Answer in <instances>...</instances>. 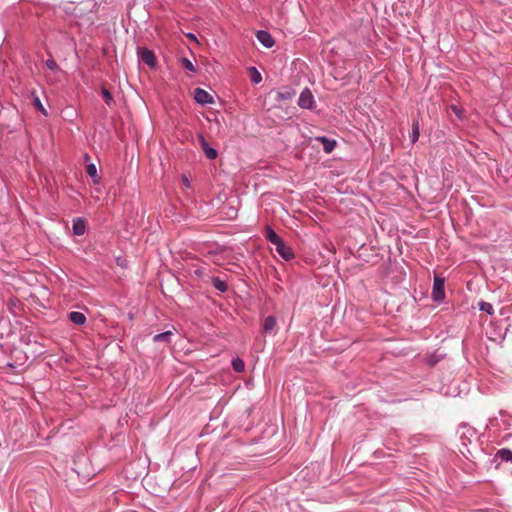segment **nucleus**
<instances>
[{
    "label": "nucleus",
    "instance_id": "7ed1b4c3",
    "mask_svg": "<svg viewBox=\"0 0 512 512\" xmlns=\"http://www.w3.org/2000/svg\"><path fill=\"white\" fill-rule=\"evenodd\" d=\"M139 57L145 64L150 67H154L156 65L157 60L154 53L148 50L146 47H141L139 49Z\"/></svg>",
    "mask_w": 512,
    "mask_h": 512
},
{
    "label": "nucleus",
    "instance_id": "2eb2a0df",
    "mask_svg": "<svg viewBox=\"0 0 512 512\" xmlns=\"http://www.w3.org/2000/svg\"><path fill=\"white\" fill-rule=\"evenodd\" d=\"M249 76L251 78V81L256 84L260 83L263 80V78L260 75V72L258 71V69L256 67L249 68Z\"/></svg>",
    "mask_w": 512,
    "mask_h": 512
},
{
    "label": "nucleus",
    "instance_id": "39448f33",
    "mask_svg": "<svg viewBox=\"0 0 512 512\" xmlns=\"http://www.w3.org/2000/svg\"><path fill=\"white\" fill-rule=\"evenodd\" d=\"M275 249L285 260H289L294 257L292 249L284 244L283 239H281L279 243L275 245Z\"/></svg>",
    "mask_w": 512,
    "mask_h": 512
},
{
    "label": "nucleus",
    "instance_id": "f03ea898",
    "mask_svg": "<svg viewBox=\"0 0 512 512\" xmlns=\"http://www.w3.org/2000/svg\"><path fill=\"white\" fill-rule=\"evenodd\" d=\"M194 99L202 105L215 103L213 96L200 87L195 88Z\"/></svg>",
    "mask_w": 512,
    "mask_h": 512
},
{
    "label": "nucleus",
    "instance_id": "9b49d317",
    "mask_svg": "<svg viewBox=\"0 0 512 512\" xmlns=\"http://www.w3.org/2000/svg\"><path fill=\"white\" fill-rule=\"evenodd\" d=\"M276 327V319L273 316H268L263 321V331L265 333L272 332Z\"/></svg>",
    "mask_w": 512,
    "mask_h": 512
},
{
    "label": "nucleus",
    "instance_id": "5701e85b",
    "mask_svg": "<svg viewBox=\"0 0 512 512\" xmlns=\"http://www.w3.org/2000/svg\"><path fill=\"white\" fill-rule=\"evenodd\" d=\"M419 135H420L419 126L416 123L413 125V129H412V137H411L412 143H415L419 139Z\"/></svg>",
    "mask_w": 512,
    "mask_h": 512
},
{
    "label": "nucleus",
    "instance_id": "6ab92c4d",
    "mask_svg": "<svg viewBox=\"0 0 512 512\" xmlns=\"http://www.w3.org/2000/svg\"><path fill=\"white\" fill-rule=\"evenodd\" d=\"M479 309L483 312H486L489 315H492L494 313V309L492 307V304H489L487 301H480L479 302Z\"/></svg>",
    "mask_w": 512,
    "mask_h": 512
},
{
    "label": "nucleus",
    "instance_id": "412c9836",
    "mask_svg": "<svg viewBox=\"0 0 512 512\" xmlns=\"http://www.w3.org/2000/svg\"><path fill=\"white\" fill-rule=\"evenodd\" d=\"M101 94H102V97H103L105 103L108 106H111L112 103L114 102V100H113V97H112L111 93L109 92V90H107L106 88L103 87L101 90Z\"/></svg>",
    "mask_w": 512,
    "mask_h": 512
},
{
    "label": "nucleus",
    "instance_id": "b1692460",
    "mask_svg": "<svg viewBox=\"0 0 512 512\" xmlns=\"http://www.w3.org/2000/svg\"><path fill=\"white\" fill-rule=\"evenodd\" d=\"M45 64L51 71H56L58 68V64L54 59H47Z\"/></svg>",
    "mask_w": 512,
    "mask_h": 512
},
{
    "label": "nucleus",
    "instance_id": "423d86ee",
    "mask_svg": "<svg viewBox=\"0 0 512 512\" xmlns=\"http://www.w3.org/2000/svg\"><path fill=\"white\" fill-rule=\"evenodd\" d=\"M200 146L209 160H215L218 157V152L215 148L208 145L207 141L203 136L199 137Z\"/></svg>",
    "mask_w": 512,
    "mask_h": 512
},
{
    "label": "nucleus",
    "instance_id": "a211bd4d",
    "mask_svg": "<svg viewBox=\"0 0 512 512\" xmlns=\"http://www.w3.org/2000/svg\"><path fill=\"white\" fill-rule=\"evenodd\" d=\"M213 286L220 292H225L227 290L226 282L220 278H213Z\"/></svg>",
    "mask_w": 512,
    "mask_h": 512
},
{
    "label": "nucleus",
    "instance_id": "20e7f679",
    "mask_svg": "<svg viewBox=\"0 0 512 512\" xmlns=\"http://www.w3.org/2000/svg\"><path fill=\"white\" fill-rule=\"evenodd\" d=\"M314 102V97L312 95V92L305 88L302 90L298 104L302 108H311Z\"/></svg>",
    "mask_w": 512,
    "mask_h": 512
},
{
    "label": "nucleus",
    "instance_id": "1a4fd4ad",
    "mask_svg": "<svg viewBox=\"0 0 512 512\" xmlns=\"http://www.w3.org/2000/svg\"><path fill=\"white\" fill-rule=\"evenodd\" d=\"M316 140L321 142L323 150L326 153L332 152L334 150V148L336 147V141L335 140H330V139H328L326 137H319Z\"/></svg>",
    "mask_w": 512,
    "mask_h": 512
},
{
    "label": "nucleus",
    "instance_id": "6e6552de",
    "mask_svg": "<svg viewBox=\"0 0 512 512\" xmlns=\"http://www.w3.org/2000/svg\"><path fill=\"white\" fill-rule=\"evenodd\" d=\"M265 238L267 239V241L269 243H271L272 245H276L280 242V240L282 239L273 229H271L270 227H266L265 228Z\"/></svg>",
    "mask_w": 512,
    "mask_h": 512
},
{
    "label": "nucleus",
    "instance_id": "f257e3e1",
    "mask_svg": "<svg viewBox=\"0 0 512 512\" xmlns=\"http://www.w3.org/2000/svg\"><path fill=\"white\" fill-rule=\"evenodd\" d=\"M432 297L436 301L445 299V279L439 275L434 277Z\"/></svg>",
    "mask_w": 512,
    "mask_h": 512
},
{
    "label": "nucleus",
    "instance_id": "a878e982",
    "mask_svg": "<svg viewBox=\"0 0 512 512\" xmlns=\"http://www.w3.org/2000/svg\"><path fill=\"white\" fill-rule=\"evenodd\" d=\"M186 36H187V38H189L191 40L197 41V38L194 34H187Z\"/></svg>",
    "mask_w": 512,
    "mask_h": 512
},
{
    "label": "nucleus",
    "instance_id": "393cba45",
    "mask_svg": "<svg viewBox=\"0 0 512 512\" xmlns=\"http://www.w3.org/2000/svg\"><path fill=\"white\" fill-rule=\"evenodd\" d=\"M182 183L184 186L189 187V180L186 175H182Z\"/></svg>",
    "mask_w": 512,
    "mask_h": 512
},
{
    "label": "nucleus",
    "instance_id": "dca6fc26",
    "mask_svg": "<svg viewBox=\"0 0 512 512\" xmlns=\"http://www.w3.org/2000/svg\"><path fill=\"white\" fill-rule=\"evenodd\" d=\"M32 103L35 106V108L40 111V113L44 116H48V111L46 108L42 105L41 101L39 100L38 96L34 95L32 99Z\"/></svg>",
    "mask_w": 512,
    "mask_h": 512
},
{
    "label": "nucleus",
    "instance_id": "4be33fe9",
    "mask_svg": "<svg viewBox=\"0 0 512 512\" xmlns=\"http://www.w3.org/2000/svg\"><path fill=\"white\" fill-rule=\"evenodd\" d=\"M180 61L188 71H193L194 73L197 71L195 65L189 59L181 58Z\"/></svg>",
    "mask_w": 512,
    "mask_h": 512
},
{
    "label": "nucleus",
    "instance_id": "0eeeda50",
    "mask_svg": "<svg viewBox=\"0 0 512 512\" xmlns=\"http://www.w3.org/2000/svg\"><path fill=\"white\" fill-rule=\"evenodd\" d=\"M256 36L260 43L267 48H270L275 44L273 37L266 31H259Z\"/></svg>",
    "mask_w": 512,
    "mask_h": 512
},
{
    "label": "nucleus",
    "instance_id": "f3484780",
    "mask_svg": "<svg viewBox=\"0 0 512 512\" xmlns=\"http://www.w3.org/2000/svg\"><path fill=\"white\" fill-rule=\"evenodd\" d=\"M172 335H173V333L171 331H167V332L155 335L153 340L155 342H161V341H163V342H170V338H171Z\"/></svg>",
    "mask_w": 512,
    "mask_h": 512
},
{
    "label": "nucleus",
    "instance_id": "4468645a",
    "mask_svg": "<svg viewBox=\"0 0 512 512\" xmlns=\"http://www.w3.org/2000/svg\"><path fill=\"white\" fill-rule=\"evenodd\" d=\"M86 172L89 176L92 177V179L94 180L95 183H98L99 182V176H98V171H97V167L95 164H89L86 166Z\"/></svg>",
    "mask_w": 512,
    "mask_h": 512
},
{
    "label": "nucleus",
    "instance_id": "f8f14e48",
    "mask_svg": "<svg viewBox=\"0 0 512 512\" xmlns=\"http://www.w3.org/2000/svg\"><path fill=\"white\" fill-rule=\"evenodd\" d=\"M69 319L73 323L78 324V325H81V324H83L86 321L85 315L82 314L81 312H71L69 314Z\"/></svg>",
    "mask_w": 512,
    "mask_h": 512
},
{
    "label": "nucleus",
    "instance_id": "aec40b11",
    "mask_svg": "<svg viewBox=\"0 0 512 512\" xmlns=\"http://www.w3.org/2000/svg\"><path fill=\"white\" fill-rule=\"evenodd\" d=\"M232 366H233V369L238 373H242L244 371V362L242 361L241 358L233 359Z\"/></svg>",
    "mask_w": 512,
    "mask_h": 512
},
{
    "label": "nucleus",
    "instance_id": "ddd939ff",
    "mask_svg": "<svg viewBox=\"0 0 512 512\" xmlns=\"http://www.w3.org/2000/svg\"><path fill=\"white\" fill-rule=\"evenodd\" d=\"M497 457H499L502 461L512 462V451L507 448L500 449L497 452Z\"/></svg>",
    "mask_w": 512,
    "mask_h": 512
},
{
    "label": "nucleus",
    "instance_id": "9d476101",
    "mask_svg": "<svg viewBox=\"0 0 512 512\" xmlns=\"http://www.w3.org/2000/svg\"><path fill=\"white\" fill-rule=\"evenodd\" d=\"M86 230L85 222L82 218H77L73 223V232L75 235L81 236Z\"/></svg>",
    "mask_w": 512,
    "mask_h": 512
}]
</instances>
